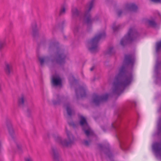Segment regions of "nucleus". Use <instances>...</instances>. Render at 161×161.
Instances as JSON below:
<instances>
[{"mask_svg": "<svg viewBox=\"0 0 161 161\" xmlns=\"http://www.w3.org/2000/svg\"><path fill=\"white\" fill-rule=\"evenodd\" d=\"M65 23V21L64 20L63 21L61 24H59V27L60 28H61L62 29H63L64 28V25Z\"/></svg>", "mask_w": 161, "mask_h": 161, "instance_id": "f704fd0d", "label": "nucleus"}, {"mask_svg": "<svg viewBox=\"0 0 161 161\" xmlns=\"http://www.w3.org/2000/svg\"><path fill=\"white\" fill-rule=\"evenodd\" d=\"M51 83L53 86H61L62 81L61 78L58 75H54L52 76Z\"/></svg>", "mask_w": 161, "mask_h": 161, "instance_id": "9b49d317", "label": "nucleus"}, {"mask_svg": "<svg viewBox=\"0 0 161 161\" xmlns=\"http://www.w3.org/2000/svg\"><path fill=\"white\" fill-rule=\"evenodd\" d=\"M49 49L50 50H55L53 55L50 57L45 56L43 57H39L41 65H43L44 63H47L50 62L51 64L54 65L58 64L59 65L64 66L66 63L67 54L64 49L57 47L54 43L50 44Z\"/></svg>", "mask_w": 161, "mask_h": 161, "instance_id": "f03ea898", "label": "nucleus"}, {"mask_svg": "<svg viewBox=\"0 0 161 161\" xmlns=\"http://www.w3.org/2000/svg\"><path fill=\"white\" fill-rule=\"evenodd\" d=\"M153 154L157 158H161V152H154Z\"/></svg>", "mask_w": 161, "mask_h": 161, "instance_id": "c756f323", "label": "nucleus"}, {"mask_svg": "<svg viewBox=\"0 0 161 161\" xmlns=\"http://www.w3.org/2000/svg\"><path fill=\"white\" fill-rule=\"evenodd\" d=\"M66 13V8L64 5H63L61 6L59 11V16L64 15Z\"/></svg>", "mask_w": 161, "mask_h": 161, "instance_id": "5701e85b", "label": "nucleus"}, {"mask_svg": "<svg viewBox=\"0 0 161 161\" xmlns=\"http://www.w3.org/2000/svg\"><path fill=\"white\" fill-rule=\"evenodd\" d=\"M24 100L23 97L18 99V105L20 107L23 108L24 106Z\"/></svg>", "mask_w": 161, "mask_h": 161, "instance_id": "b1692460", "label": "nucleus"}, {"mask_svg": "<svg viewBox=\"0 0 161 161\" xmlns=\"http://www.w3.org/2000/svg\"><path fill=\"white\" fill-rule=\"evenodd\" d=\"M135 61V58L131 54L125 55L122 65L119 68L118 73L116 76L113 83L112 92L114 94L117 95V98L133 80L132 73L128 72L127 68L129 66L132 68Z\"/></svg>", "mask_w": 161, "mask_h": 161, "instance_id": "f257e3e1", "label": "nucleus"}, {"mask_svg": "<svg viewBox=\"0 0 161 161\" xmlns=\"http://www.w3.org/2000/svg\"><path fill=\"white\" fill-rule=\"evenodd\" d=\"M156 52L158 53L161 50V41L156 43Z\"/></svg>", "mask_w": 161, "mask_h": 161, "instance_id": "4be33fe9", "label": "nucleus"}, {"mask_svg": "<svg viewBox=\"0 0 161 161\" xmlns=\"http://www.w3.org/2000/svg\"><path fill=\"white\" fill-rule=\"evenodd\" d=\"M15 142L16 143V146L18 150L21 151L24 150L23 146L21 144L17 143L16 142Z\"/></svg>", "mask_w": 161, "mask_h": 161, "instance_id": "bb28decb", "label": "nucleus"}, {"mask_svg": "<svg viewBox=\"0 0 161 161\" xmlns=\"http://www.w3.org/2000/svg\"><path fill=\"white\" fill-rule=\"evenodd\" d=\"M73 81L75 82H77V80L76 79L74 78Z\"/></svg>", "mask_w": 161, "mask_h": 161, "instance_id": "c03bdc74", "label": "nucleus"}, {"mask_svg": "<svg viewBox=\"0 0 161 161\" xmlns=\"http://www.w3.org/2000/svg\"><path fill=\"white\" fill-rule=\"evenodd\" d=\"M1 90H2V88H1V86L0 85V92H1Z\"/></svg>", "mask_w": 161, "mask_h": 161, "instance_id": "49530a36", "label": "nucleus"}, {"mask_svg": "<svg viewBox=\"0 0 161 161\" xmlns=\"http://www.w3.org/2000/svg\"><path fill=\"white\" fill-rule=\"evenodd\" d=\"M68 123L69 125L70 126H72L74 127H75L76 126L75 124L73 122L71 121V122H68Z\"/></svg>", "mask_w": 161, "mask_h": 161, "instance_id": "c9c22d12", "label": "nucleus"}, {"mask_svg": "<svg viewBox=\"0 0 161 161\" xmlns=\"http://www.w3.org/2000/svg\"><path fill=\"white\" fill-rule=\"evenodd\" d=\"M119 136H118V139L119 138H122V137H121V136L120 135V134H119Z\"/></svg>", "mask_w": 161, "mask_h": 161, "instance_id": "a18cd8bd", "label": "nucleus"}, {"mask_svg": "<svg viewBox=\"0 0 161 161\" xmlns=\"http://www.w3.org/2000/svg\"><path fill=\"white\" fill-rule=\"evenodd\" d=\"M101 128L104 132H106L107 129L106 127L105 126H101Z\"/></svg>", "mask_w": 161, "mask_h": 161, "instance_id": "ea45409f", "label": "nucleus"}, {"mask_svg": "<svg viewBox=\"0 0 161 161\" xmlns=\"http://www.w3.org/2000/svg\"><path fill=\"white\" fill-rule=\"evenodd\" d=\"M139 36V35L135 29L130 28L127 34L121 39L120 44L123 47L131 43Z\"/></svg>", "mask_w": 161, "mask_h": 161, "instance_id": "39448f33", "label": "nucleus"}, {"mask_svg": "<svg viewBox=\"0 0 161 161\" xmlns=\"http://www.w3.org/2000/svg\"><path fill=\"white\" fill-rule=\"evenodd\" d=\"M4 69L5 74L8 76L10 77L13 74V66L11 63H5Z\"/></svg>", "mask_w": 161, "mask_h": 161, "instance_id": "f8f14e48", "label": "nucleus"}, {"mask_svg": "<svg viewBox=\"0 0 161 161\" xmlns=\"http://www.w3.org/2000/svg\"><path fill=\"white\" fill-rule=\"evenodd\" d=\"M94 1V0H91L89 4L88 9L85 11L84 15L82 12L78 10L77 8H73L71 10L72 17L73 19H76L77 18L79 17L81 20L83 16L84 17L85 22L87 26V31H89L92 28V23L98 21L99 19L97 16L91 18L90 11L93 7Z\"/></svg>", "mask_w": 161, "mask_h": 161, "instance_id": "7ed1b4c3", "label": "nucleus"}, {"mask_svg": "<svg viewBox=\"0 0 161 161\" xmlns=\"http://www.w3.org/2000/svg\"><path fill=\"white\" fill-rule=\"evenodd\" d=\"M152 2L156 3H161V0H151Z\"/></svg>", "mask_w": 161, "mask_h": 161, "instance_id": "58836bf2", "label": "nucleus"}, {"mask_svg": "<svg viewBox=\"0 0 161 161\" xmlns=\"http://www.w3.org/2000/svg\"><path fill=\"white\" fill-rule=\"evenodd\" d=\"M120 25L116 26L115 24H114L112 26V29L114 32H116L118 31L120 29Z\"/></svg>", "mask_w": 161, "mask_h": 161, "instance_id": "a878e982", "label": "nucleus"}, {"mask_svg": "<svg viewBox=\"0 0 161 161\" xmlns=\"http://www.w3.org/2000/svg\"><path fill=\"white\" fill-rule=\"evenodd\" d=\"M74 33L76 34L78 33L80 34H82L84 33L82 28L80 25H77L75 27L74 30Z\"/></svg>", "mask_w": 161, "mask_h": 161, "instance_id": "aec40b11", "label": "nucleus"}, {"mask_svg": "<svg viewBox=\"0 0 161 161\" xmlns=\"http://www.w3.org/2000/svg\"><path fill=\"white\" fill-rule=\"evenodd\" d=\"M65 131L68 141H67L66 139L62 140L61 138L58 135L53 134V136L56 142L64 147H68L71 146L73 143L74 137L70 131L68 130L66 127H65Z\"/></svg>", "mask_w": 161, "mask_h": 161, "instance_id": "423d86ee", "label": "nucleus"}, {"mask_svg": "<svg viewBox=\"0 0 161 161\" xmlns=\"http://www.w3.org/2000/svg\"><path fill=\"white\" fill-rule=\"evenodd\" d=\"M123 112L122 110H120L118 111L117 112L116 116L119 118L121 117V115L122 113H123Z\"/></svg>", "mask_w": 161, "mask_h": 161, "instance_id": "72a5a7b5", "label": "nucleus"}, {"mask_svg": "<svg viewBox=\"0 0 161 161\" xmlns=\"http://www.w3.org/2000/svg\"><path fill=\"white\" fill-rule=\"evenodd\" d=\"M115 52L113 50V47H110L105 52V55H111L114 54Z\"/></svg>", "mask_w": 161, "mask_h": 161, "instance_id": "412c9836", "label": "nucleus"}, {"mask_svg": "<svg viewBox=\"0 0 161 161\" xmlns=\"http://www.w3.org/2000/svg\"><path fill=\"white\" fill-rule=\"evenodd\" d=\"M75 91L77 99H79L80 97L81 98L86 97L87 89L86 86L84 85L79 86L78 88L75 89Z\"/></svg>", "mask_w": 161, "mask_h": 161, "instance_id": "1a4fd4ad", "label": "nucleus"}, {"mask_svg": "<svg viewBox=\"0 0 161 161\" xmlns=\"http://www.w3.org/2000/svg\"><path fill=\"white\" fill-rule=\"evenodd\" d=\"M119 121L115 122L114 123H112L111 124L112 127L114 129H116L119 126Z\"/></svg>", "mask_w": 161, "mask_h": 161, "instance_id": "c85d7f7f", "label": "nucleus"}, {"mask_svg": "<svg viewBox=\"0 0 161 161\" xmlns=\"http://www.w3.org/2000/svg\"><path fill=\"white\" fill-rule=\"evenodd\" d=\"M64 38H65V39L66 38V36H64Z\"/></svg>", "mask_w": 161, "mask_h": 161, "instance_id": "09e8293b", "label": "nucleus"}, {"mask_svg": "<svg viewBox=\"0 0 161 161\" xmlns=\"http://www.w3.org/2000/svg\"><path fill=\"white\" fill-rule=\"evenodd\" d=\"M161 68V62H159L158 60L156 61V63L155 65L154 72L155 74V77L157 79L158 78V75L159 74L158 70Z\"/></svg>", "mask_w": 161, "mask_h": 161, "instance_id": "a211bd4d", "label": "nucleus"}, {"mask_svg": "<svg viewBox=\"0 0 161 161\" xmlns=\"http://www.w3.org/2000/svg\"><path fill=\"white\" fill-rule=\"evenodd\" d=\"M137 9V6L134 3H128L125 5V9L128 11L136 12Z\"/></svg>", "mask_w": 161, "mask_h": 161, "instance_id": "2eb2a0df", "label": "nucleus"}, {"mask_svg": "<svg viewBox=\"0 0 161 161\" xmlns=\"http://www.w3.org/2000/svg\"><path fill=\"white\" fill-rule=\"evenodd\" d=\"M147 22L149 25L151 26L155 27L157 25L156 23L154 21L148 19L147 20Z\"/></svg>", "mask_w": 161, "mask_h": 161, "instance_id": "393cba45", "label": "nucleus"}, {"mask_svg": "<svg viewBox=\"0 0 161 161\" xmlns=\"http://www.w3.org/2000/svg\"><path fill=\"white\" fill-rule=\"evenodd\" d=\"M79 124L82 130L87 138L93 136L94 131L84 117L81 116L80 117Z\"/></svg>", "mask_w": 161, "mask_h": 161, "instance_id": "0eeeda50", "label": "nucleus"}, {"mask_svg": "<svg viewBox=\"0 0 161 161\" xmlns=\"http://www.w3.org/2000/svg\"><path fill=\"white\" fill-rule=\"evenodd\" d=\"M25 161H33L32 158L30 157H28L25 158Z\"/></svg>", "mask_w": 161, "mask_h": 161, "instance_id": "4c0bfd02", "label": "nucleus"}, {"mask_svg": "<svg viewBox=\"0 0 161 161\" xmlns=\"http://www.w3.org/2000/svg\"><path fill=\"white\" fill-rule=\"evenodd\" d=\"M54 98L52 100V102L53 104L55 106L60 105L64 99V97L61 96L59 94H56L54 96Z\"/></svg>", "mask_w": 161, "mask_h": 161, "instance_id": "ddd939ff", "label": "nucleus"}, {"mask_svg": "<svg viewBox=\"0 0 161 161\" xmlns=\"http://www.w3.org/2000/svg\"><path fill=\"white\" fill-rule=\"evenodd\" d=\"M5 45V42L4 40L0 41V51H1Z\"/></svg>", "mask_w": 161, "mask_h": 161, "instance_id": "cd10ccee", "label": "nucleus"}, {"mask_svg": "<svg viewBox=\"0 0 161 161\" xmlns=\"http://www.w3.org/2000/svg\"><path fill=\"white\" fill-rule=\"evenodd\" d=\"M46 41V38L45 37H44L43 39V40L40 43H37V45H38V46L39 47L41 45L44 44L45 43Z\"/></svg>", "mask_w": 161, "mask_h": 161, "instance_id": "2f4dec72", "label": "nucleus"}, {"mask_svg": "<svg viewBox=\"0 0 161 161\" xmlns=\"http://www.w3.org/2000/svg\"><path fill=\"white\" fill-rule=\"evenodd\" d=\"M31 109L30 108H28L27 112V116L30 117L31 116Z\"/></svg>", "mask_w": 161, "mask_h": 161, "instance_id": "7c9ffc66", "label": "nucleus"}, {"mask_svg": "<svg viewBox=\"0 0 161 161\" xmlns=\"http://www.w3.org/2000/svg\"><path fill=\"white\" fill-rule=\"evenodd\" d=\"M91 140H89V141L85 140L84 141L83 144H84L86 146H89L91 143Z\"/></svg>", "mask_w": 161, "mask_h": 161, "instance_id": "473e14b6", "label": "nucleus"}, {"mask_svg": "<svg viewBox=\"0 0 161 161\" xmlns=\"http://www.w3.org/2000/svg\"><path fill=\"white\" fill-rule=\"evenodd\" d=\"M3 150V146L2 145V142L0 140V151Z\"/></svg>", "mask_w": 161, "mask_h": 161, "instance_id": "a19ab883", "label": "nucleus"}, {"mask_svg": "<svg viewBox=\"0 0 161 161\" xmlns=\"http://www.w3.org/2000/svg\"><path fill=\"white\" fill-rule=\"evenodd\" d=\"M109 96L108 94L107 93L101 96H99L94 94L92 97V102L95 106H99L100 103L102 102L107 101Z\"/></svg>", "mask_w": 161, "mask_h": 161, "instance_id": "6e6552de", "label": "nucleus"}, {"mask_svg": "<svg viewBox=\"0 0 161 161\" xmlns=\"http://www.w3.org/2000/svg\"><path fill=\"white\" fill-rule=\"evenodd\" d=\"M64 106L66 107V110L68 115L70 117L75 114L74 110H72L70 108V104L69 103L67 102L64 104Z\"/></svg>", "mask_w": 161, "mask_h": 161, "instance_id": "dca6fc26", "label": "nucleus"}, {"mask_svg": "<svg viewBox=\"0 0 161 161\" xmlns=\"http://www.w3.org/2000/svg\"><path fill=\"white\" fill-rule=\"evenodd\" d=\"M98 147L101 150H104L105 151H111V148L108 144H98Z\"/></svg>", "mask_w": 161, "mask_h": 161, "instance_id": "f3484780", "label": "nucleus"}, {"mask_svg": "<svg viewBox=\"0 0 161 161\" xmlns=\"http://www.w3.org/2000/svg\"><path fill=\"white\" fill-rule=\"evenodd\" d=\"M95 67L94 66H92L90 69V70L91 71H92L94 69Z\"/></svg>", "mask_w": 161, "mask_h": 161, "instance_id": "37998d69", "label": "nucleus"}, {"mask_svg": "<svg viewBox=\"0 0 161 161\" xmlns=\"http://www.w3.org/2000/svg\"><path fill=\"white\" fill-rule=\"evenodd\" d=\"M118 139L119 141L120 146L122 150H129L127 146H126L125 144V141L123 138H119Z\"/></svg>", "mask_w": 161, "mask_h": 161, "instance_id": "6ab92c4d", "label": "nucleus"}, {"mask_svg": "<svg viewBox=\"0 0 161 161\" xmlns=\"http://www.w3.org/2000/svg\"><path fill=\"white\" fill-rule=\"evenodd\" d=\"M132 105L133 106H136V103L135 102H133L132 103Z\"/></svg>", "mask_w": 161, "mask_h": 161, "instance_id": "79ce46f5", "label": "nucleus"}, {"mask_svg": "<svg viewBox=\"0 0 161 161\" xmlns=\"http://www.w3.org/2000/svg\"><path fill=\"white\" fill-rule=\"evenodd\" d=\"M53 151H55V150L54 149H53Z\"/></svg>", "mask_w": 161, "mask_h": 161, "instance_id": "de8ad7c7", "label": "nucleus"}, {"mask_svg": "<svg viewBox=\"0 0 161 161\" xmlns=\"http://www.w3.org/2000/svg\"><path fill=\"white\" fill-rule=\"evenodd\" d=\"M31 27L32 30L33 37L34 39H37L39 36V34L36 22L34 21L32 23L31 25Z\"/></svg>", "mask_w": 161, "mask_h": 161, "instance_id": "4468645a", "label": "nucleus"}, {"mask_svg": "<svg viewBox=\"0 0 161 161\" xmlns=\"http://www.w3.org/2000/svg\"><path fill=\"white\" fill-rule=\"evenodd\" d=\"M123 13V11L122 10H119L117 12V15L119 17H120L121 14Z\"/></svg>", "mask_w": 161, "mask_h": 161, "instance_id": "e433bc0d", "label": "nucleus"}, {"mask_svg": "<svg viewBox=\"0 0 161 161\" xmlns=\"http://www.w3.org/2000/svg\"><path fill=\"white\" fill-rule=\"evenodd\" d=\"M106 36V33L103 31L96 35L91 39L88 42L89 50L92 53L98 52L99 50L98 43L101 39L104 38Z\"/></svg>", "mask_w": 161, "mask_h": 161, "instance_id": "20e7f679", "label": "nucleus"}, {"mask_svg": "<svg viewBox=\"0 0 161 161\" xmlns=\"http://www.w3.org/2000/svg\"><path fill=\"white\" fill-rule=\"evenodd\" d=\"M6 125L9 136L13 141L16 142L17 140L16 135L13 128L11 122L10 121H7Z\"/></svg>", "mask_w": 161, "mask_h": 161, "instance_id": "9d476101", "label": "nucleus"}]
</instances>
